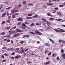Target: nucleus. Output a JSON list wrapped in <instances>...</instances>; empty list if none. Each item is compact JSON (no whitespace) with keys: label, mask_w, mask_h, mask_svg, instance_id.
<instances>
[{"label":"nucleus","mask_w":65,"mask_h":65,"mask_svg":"<svg viewBox=\"0 0 65 65\" xmlns=\"http://www.w3.org/2000/svg\"><path fill=\"white\" fill-rule=\"evenodd\" d=\"M21 24V23L20 22H18V25H20Z\"/></svg>","instance_id":"3c124183"},{"label":"nucleus","mask_w":65,"mask_h":65,"mask_svg":"<svg viewBox=\"0 0 65 65\" xmlns=\"http://www.w3.org/2000/svg\"><path fill=\"white\" fill-rule=\"evenodd\" d=\"M7 23H10V21L9 20H7Z\"/></svg>","instance_id":"864d4df0"},{"label":"nucleus","mask_w":65,"mask_h":65,"mask_svg":"<svg viewBox=\"0 0 65 65\" xmlns=\"http://www.w3.org/2000/svg\"><path fill=\"white\" fill-rule=\"evenodd\" d=\"M18 14H19V13H15L14 14V15H18Z\"/></svg>","instance_id":"6e6d98bb"},{"label":"nucleus","mask_w":65,"mask_h":65,"mask_svg":"<svg viewBox=\"0 0 65 65\" xmlns=\"http://www.w3.org/2000/svg\"><path fill=\"white\" fill-rule=\"evenodd\" d=\"M61 26L63 27H65V25H62Z\"/></svg>","instance_id":"338daca9"},{"label":"nucleus","mask_w":65,"mask_h":65,"mask_svg":"<svg viewBox=\"0 0 65 65\" xmlns=\"http://www.w3.org/2000/svg\"><path fill=\"white\" fill-rule=\"evenodd\" d=\"M15 59H18V58H19V56H15Z\"/></svg>","instance_id":"c756f323"},{"label":"nucleus","mask_w":65,"mask_h":65,"mask_svg":"<svg viewBox=\"0 0 65 65\" xmlns=\"http://www.w3.org/2000/svg\"><path fill=\"white\" fill-rule=\"evenodd\" d=\"M11 44H13V41L12 40H11Z\"/></svg>","instance_id":"a19ab883"},{"label":"nucleus","mask_w":65,"mask_h":65,"mask_svg":"<svg viewBox=\"0 0 65 65\" xmlns=\"http://www.w3.org/2000/svg\"><path fill=\"white\" fill-rule=\"evenodd\" d=\"M26 37L27 38H28L30 37V36L28 35H26Z\"/></svg>","instance_id":"473e14b6"},{"label":"nucleus","mask_w":65,"mask_h":65,"mask_svg":"<svg viewBox=\"0 0 65 65\" xmlns=\"http://www.w3.org/2000/svg\"><path fill=\"white\" fill-rule=\"evenodd\" d=\"M59 42H60V43H61V42H62V43H65V41L64 40H59Z\"/></svg>","instance_id":"f03ea898"},{"label":"nucleus","mask_w":65,"mask_h":65,"mask_svg":"<svg viewBox=\"0 0 65 65\" xmlns=\"http://www.w3.org/2000/svg\"><path fill=\"white\" fill-rule=\"evenodd\" d=\"M5 21H3L2 23V24H5Z\"/></svg>","instance_id":"8fccbe9b"},{"label":"nucleus","mask_w":65,"mask_h":65,"mask_svg":"<svg viewBox=\"0 0 65 65\" xmlns=\"http://www.w3.org/2000/svg\"><path fill=\"white\" fill-rule=\"evenodd\" d=\"M16 28H17V27L16 26H15L12 28V29H15Z\"/></svg>","instance_id":"58836bf2"},{"label":"nucleus","mask_w":65,"mask_h":65,"mask_svg":"<svg viewBox=\"0 0 65 65\" xmlns=\"http://www.w3.org/2000/svg\"><path fill=\"white\" fill-rule=\"evenodd\" d=\"M65 22V20H63L61 21V22Z\"/></svg>","instance_id":"e2e57ef3"},{"label":"nucleus","mask_w":65,"mask_h":65,"mask_svg":"<svg viewBox=\"0 0 65 65\" xmlns=\"http://www.w3.org/2000/svg\"><path fill=\"white\" fill-rule=\"evenodd\" d=\"M50 21H54L55 20V19L53 18H50Z\"/></svg>","instance_id":"a211bd4d"},{"label":"nucleus","mask_w":65,"mask_h":65,"mask_svg":"<svg viewBox=\"0 0 65 65\" xmlns=\"http://www.w3.org/2000/svg\"><path fill=\"white\" fill-rule=\"evenodd\" d=\"M15 33V31H12L11 32L9 33V35H12V34H13V33Z\"/></svg>","instance_id":"0eeeda50"},{"label":"nucleus","mask_w":65,"mask_h":65,"mask_svg":"<svg viewBox=\"0 0 65 65\" xmlns=\"http://www.w3.org/2000/svg\"><path fill=\"white\" fill-rule=\"evenodd\" d=\"M6 14V12L4 13L2 15V18H4V17L5 16Z\"/></svg>","instance_id":"1a4fd4ad"},{"label":"nucleus","mask_w":65,"mask_h":65,"mask_svg":"<svg viewBox=\"0 0 65 65\" xmlns=\"http://www.w3.org/2000/svg\"><path fill=\"white\" fill-rule=\"evenodd\" d=\"M11 17V16H9L8 17L9 19H10V17Z\"/></svg>","instance_id":"774afa93"},{"label":"nucleus","mask_w":65,"mask_h":65,"mask_svg":"<svg viewBox=\"0 0 65 65\" xmlns=\"http://www.w3.org/2000/svg\"><path fill=\"white\" fill-rule=\"evenodd\" d=\"M64 6L63 5H60L59 6V7H63Z\"/></svg>","instance_id":"c9c22d12"},{"label":"nucleus","mask_w":65,"mask_h":65,"mask_svg":"<svg viewBox=\"0 0 65 65\" xmlns=\"http://www.w3.org/2000/svg\"><path fill=\"white\" fill-rule=\"evenodd\" d=\"M24 51H25V50H22L21 53V54H23V53H24Z\"/></svg>","instance_id":"a878e982"},{"label":"nucleus","mask_w":65,"mask_h":65,"mask_svg":"<svg viewBox=\"0 0 65 65\" xmlns=\"http://www.w3.org/2000/svg\"><path fill=\"white\" fill-rule=\"evenodd\" d=\"M21 27H22V29L24 30H26V28H25V27L23 26H21Z\"/></svg>","instance_id":"aec40b11"},{"label":"nucleus","mask_w":65,"mask_h":65,"mask_svg":"<svg viewBox=\"0 0 65 65\" xmlns=\"http://www.w3.org/2000/svg\"><path fill=\"white\" fill-rule=\"evenodd\" d=\"M22 32V30H19L16 31V32Z\"/></svg>","instance_id":"6ab92c4d"},{"label":"nucleus","mask_w":65,"mask_h":65,"mask_svg":"<svg viewBox=\"0 0 65 65\" xmlns=\"http://www.w3.org/2000/svg\"><path fill=\"white\" fill-rule=\"evenodd\" d=\"M55 11H54L53 12V13H56V11H55L56 10H54Z\"/></svg>","instance_id":"4d7b16f0"},{"label":"nucleus","mask_w":65,"mask_h":65,"mask_svg":"<svg viewBox=\"0 0 65 65\" xmlns=\"http://www.w3.org/2000/svg\"><path fill=\"white\" fill-rule=\"evenodd\" d=\"M20 18H19L18 19V21H20V22H21V21H22V17H20Z\"/></svg>","instance_id":"423d86ee"},{"label":"nucleus","mask_w":65,"mask_h":65,"mask_svg":"<svg viewBox=\"0 0 65 65\" xmlns=\"http://www.w3.org/2000/svg\"><path fill=\"white\" fill-rule=\"evenodd\" d=\"M23 4H26V1H23Z\"/></svg>","instance_id":"37998d69"},{"label":"nucleus","mask_w":65,"mask_h":65,"mask_svg":"<svg viewBox=\"0 0 65 65\" xmlns=\"http://www.w3.org/2000/svg\"><path fill=\"white\" fill-rule=\"evenodd\" d=\"M11 55H15V53L14 52L12 53Z\"/></svg>","instance_id":"72a5a7b5"},{"label":"nucleus","mask_w":65,"mask_h":65,"mask_svg":"<svg viewBox=\"0 0 65 65\" xmlns=\"http://www.w3.org/2000/svg\"><path fill=\"white\" fill-rule=\"evenodd\" d=\"M62 19H58V22H59L60 21H62Z\"/></svg>","instance_id":"4c0bfd02"},{"label":"nucleus","mask_w":65,"mask_h":65,"mask_svg":"<svg viewBox=\"0 0 65 65\" xmlns=\"http://www.w3.org/2000/svg\"><path fill=\"white\" fill-rule=\"evenodd\" d=\"M54 30L56 32H60V30L57 29H54Z\"/></svg>","instance_id":"4468645a"},{"label":"nucleus","mask_w":65,"mask_h":65,"mask_svg":"<svg viewBox=\"0 0 65 65\" xmlns=\"http://www.w3.org/2000/svg\"><path fill=\"white\" fill-rule=\"evenodd\" d=\"M47 15H48V16H51V14L49 13H48L47 14Z\"/></svg>","instance_id":"2f4dec72"},{"label":"nucleus","mask_w":65,"mask_h":65,"mask_svg":"<svg viewBox=\"0 0 65 65\" xmlns=\"http://www.w3.org/2000/svg\"><path fill=\"white\" fill-rule=\"evenodd\" d=\"M6 62V60H3L2 61V62Z\"/></svg>","instance_id":"de8ad7c7"},{"label":"nucleus","mask_w":65,"mask_h":65,"mask_svg":"<svg viewBox=\"0 0 65 65\" xmlns=\"http://www.w3.org/2000/svg\"><path fill=\"white\" fill-rule=\"evenodd\" d=\"M57 15H59V17H61V13L60 12H57L56 13Z\"/></svg>","instance_id":"20e7f679"},{"label":"nucleus","mask_w":65,"mask_h":65,"mask_svg":"<svg viewBox=\"0 0 65 65\" xmlns=\"http://www.w3.org/2000/svg\"><path fill=\"white\" fill-rule=\"evenodd\" d=\"M12 18L13 19H14V18H15V16L14 15H13L12 16Z\"/></svg>","instance_id":"b1692460"},{"label":"nucleus","mask_w":65,"mask_h":65,"mask_svg":"<svg viewBox=\"0 0 65 65\" xmlns=\"http://www.w3.org/2000/svg\"><path fill=\"white\" fill-rule=\"evenodd\" d=\"M7 41L8 42H10V40L9 39H8V40H7Z\"/></svg>","instance_id":"09e8293b"},{"label":"nucleus","mask_w":65,"mask_h":65,"mask_svg":"<svg viewBox=\"0 0 65 65\" xmlns=\"http://www.w3.org/2000/svg\"><path fill=\"white\" fill-rule=\"evenodd\" d=\"M5 34V33L4 32H3L1 33L2 35H4Z\"/></svg>","instance_id":"c03bdc74"},{"label":"nucleus","mask_w":65,"mask_h":65,"mask_svg":"<svg viewBox=\"0 0 65 65\" xmlns=\"http://www.w3.org/2000/svg\"><path fill=\"white\" fill-rule=\"evenodd\" d=\"M5 56H8L9 55H8V54L5 53L4 55Z\"/></svg>","instance_id":"e433bc0d"},{"label":"nucleus","mask_w":65,"mask_h":65,"mask_svg":"<svg viewBox=\"0 0 65 65\" xmlns=\"http://www.w3.org/2000/svg\"><path fill=\"white\" fill-rule=\"evenodd\" d=\"M11 36L9 35H8L7 36H5V37H6V38H10Z\"/></svg>","instance_id":"2eb2a0df"},{"label":"nucleus","mask_w":65,"mask_h":65,"mask_svg":"<svg viewBox=\"0 0 65 65\" xmlns=\"http://www.w3.org/2000/svg\"><path fill=\"white\" fill-rule=\"evenodd\" d=\"M1 56L2 58H3V59H4V55H2Z\"/></svg>","instance_id":"603ef678"},{"label":"nucleus","mask_w":65,"mask_h":65,"mask_svg":"<svg viewBox=\"0 0 65 65\" xmlns=\"http://www.w3.org/2000/svg\"><path fill=\"white\" fill-rule=\"evenodd\" d=\"M35 32L36 34H38V35H42V33L39 32L38 30L35 31Z\"/></svg>","instance_id":"f257e3e1"},{"label":"nucleus","mask_w":65,"mask_h":65,"mask_svg":"<svg viewBox=\"0 0 65 65\" xmlns=\"http://www.w3.org/2000/svg\"><path fill=\"white\" fill-rule=\"evenodd\" d=\"M51 29V27L50 26H48L46 27V29L47 30H48V29Z\"/></svg>","instance_id":"dca6fc26"},{"label":"nucleus","mask_w":65,"mask_h":65,"mask_svg":"<svg viewBox=\"0 0 65 65\" xmlns=\"http://www.w3.org/2000/svg\"><path fill=\"white\" fill-rule=\"evenodd\" d=\"M61 56L62 57H65V54H62Z\"/></svg>","instance_id":"49530a36"},{"label":"nucleus","mask_w":65,"mask_h":65,"mask_svg":"<svg viewBox=\"0 0 65 65\" xmlns=\"http://www.w3.org/2000/svg\"><path fill=\"white\" fill-rule=\"evenodd\" d=\"M15 50H16L17 51H18V50H20V48H16L15 49Z\"/></svg>","instance_id":"ea45409f"},{"label":"nucleus","mask_w":65,"mask_h":65,"mask_svg":"<svg viewBox=\"0 0 65 65\" xmlns=\"http://www.w3.org/2000/svg\"><path fill=\"white\" fill-rule=\"evenodd\" d=\"M60 30H59V32H65V30H63L62 29H59Z\"/></svg>","instance_id":"6e6552de"},{"label":"nucleus","mask_w":65,"mask_h":65,"mask_svg":"<svg viewBox=\"0 0 65 65\" xmlns=\"http://www.w3.org/2000/svg\"><path fill=\"white\" fill-rule=\"evenodd\" d=\"M47 50H46L45 52V54H46V53H47Z\"/></svg>","instance_id":"bf43d9fd"},{"label":"nucleus","mask_w":65,"mask_h":65,"mask_svg":"<svg viewBox=\"0 0 65 65\" xmlns=\"http://www.w3.org/2000/svg\"><path fill=\"white\" fill-rule=\"evenodd\" d=\"M48 43H46L45 44V45H46V46H48Z\"/></svg>","instance_id":"a18cd8bd"},{"label":"nucleus","mask_w":65,"mask_h":65,"mask_svg":"<svg viewBox=\"0 0 65 65\" xmlns=\"http://www.w3.org/2000/svg\"><path fill=\"white\" fill-rule=\"evenodd\" d=\"M31 26H33L35 25V24H34V23H32L31 24Z\"/></svg>","instance_id":"79ce46f5"},{"label":"nucleus","mask_w":65,"mask_h":65,"mask_svg":"<svg viewBox=\"0 0 65 65\" xmlns=\"http://www.w3.org/2000/svg\"><path fill=\"white\" fill-rule=\"evenodd\" d=\"M46 24L48 25V26H50V25L51 24L50 23L48 22L47 21L46 23Z\"/></svg>","instance_id":"412c9836"},{"label":"nucleus","mask_w":65,"mask_h":65,"mask_svg":"<svg viewBox=\"0 0 65 65\" xmlns=\"http://www.w3.org/2000/svg\"><path fill=\"white\" fill-rule=\"evenodd\" d=\"M18 6L19 7H21V6H22V5L21 4H19Z\"/></svg>","instance_id":"13d9d810"},{"label":"nucleus","mask_w":65,"mask_h":65,"mask_svg":"<svg viewBox=\"0 0 65 65\" xmlns=\"http://www.w3.org/2000/svg\"><path fill=\"white\" fill-rule=\"evenodd\" d=\"M11 50V49H10V48L7 49V51H10V50Z\"/></svg>","instance_id":"5fc2aeb1"},{"label":"nucleus","mask_w":65,"mask_h":65,"mask_svg":"<svg viewBox=\"0 0 65 65\" xmlns=\"http://www.w3.org/2000/svg\"><path fill=\"white\" fill-rule=\"evenodd\" d=\"M22 25L23 26H24V27H26V25H25V24L23 23L22 24Z\"/></svg>","instance_id":"393cba45"},{"label":"nucleus","mask_w":65,"mask_h":65,"mask_svg":"<svg viewBox=\"0 0 65 65\" xmlns=\"http://www.w3.org/2000/svg\"><path fill=\"white\" fill-rule=\"evenodd\" d=\"M49 40L52 43H55V42H54V41L53 40L51 39H49Z\"/></svg>","instance_id":"39448f33"},{"label":"nucleus","mask_w":65,"mask_h":65,"mask_svg":"<svg viewBox=\"0 0 65 65\" xmlns=\"http://www.w3.org/2000/svg\"><path fill=\"white\" fill-rule=\"evenodd\" d=\"M10 29V27H7L6 28V29L7 30H9Z\"/></svg>","instance_id":"cd10ccee"},{"label":"nucleus","mask_w":65,"mask_h":65,"mask_svg":"<svg viewBox=\"0 0 65 65\" xmlns=\"http://www.w3.org/2000/svg\"><path fill=\"white\" fill-rule=\"evenodd\" d=\"M42 20L43 21H44L45 22H46V19L42 18Z\"/></svg>","instance_id":"4be33fe9"},{"label":"nucleus","mask_w":65,"mask_h":65,"mask_svg":"<svg viewBox=\"0 0 65 65\" xmlns=\"http://www.w3.org/2000/svg\"><path fill=\"white\" fill-rule=\"evenodd\" d=\"M56 59L57 60H58V61H59L60 60V58H59V57H57L56 58Z\"/></svg>","instance_id":"bb28decb"},{"label":"nucleus","mask_w":65,"mask_h":65,"mask_svg":"<svg viewBox=\"0 0 65 65\" xmlns=\"http://www.w3.org/2000/svg\"><path fill=\"white\" fill-rule=\"evenodd\" d=\"M50 61H49L48 62H47L44 63V65H47V64H50Z\"/></svg>","instance_id":"f8f14e48"},{"label":"nucleus","mask_w":65,"mask_h":65,"mask_svg":"<svg viewBox=\"0 0 65 65\" xmlns=\"http://www.w3.org/2000/svg\"><path fill=\"white\" fill-rule=\"evenodd\" d=\"M27 51H28V49L25 50L24 51V52H27Z\"/></svg>","instance_id":"052dcab7"},{"label":"nucleus","mask_w":65,"mask_h":65,"mask_svg":"<svg viewBox=\"0 0 65 65\" xmlns=\"http://www.w3.org/2000/svg\"><path fill=\"white\" fill-rule=\"evenodd\" d=\"M4 3H5V4H8V2H5Z\"/></svg>","instance_id":"7c9ffc66"},{"label":"nucleus","mask_w":65,"mask_h":65,"mask_svg":"<svg viewBox=\"0 0 65 65\" xmlns=\"http://www.w3.org/2000/svg\"><path fill=\"white\" fill-rule=\"evenodd\" d=\"M28 16H32V14H27Z\"/></svg>","instance_id":"f704fd0d"},{"label":"nucleus","mask_w":65,"mask_h":65,"mask_svg":"<svg viewBox=\"0 0 65 65\" xmlns=\"http://www.w3.org/2000/svg\"><path fill=\"white\" fill-rule=\"evenodd\" d=\"M41 23L44 26L45 25V24H46V23L44 21H42Z\"/></svg>","instance_id":"9d476101"},{"label":"nucleus","mask_w":65,"mask_h":65,"mask_svg":"<svg viewBox=\"0 0 65 65\" xmlns=\"http://www.w3.org/2000/svg\"><path fill=\"white\" fill-rule=\"evenodd\" d=\"M53 4L51 3L47 4V5H51V6H52V5H53Z\"/></svg>","instance_id":"ddd939ff"},{"label":"nucleus","mask_w":65,"mask_h":65,"mask_svg":"<svg viewBox=\"0 0 65 65\" xmlns=\"http://www.w3.org/2000/svg\"><path fill=\"white\" fill-rule=\"evenodd\" d=\"M17 36H19L20 35L19 34H16Z\"/></svg>","instance_id":"0e129e2a"},{"label":"nucleus","mask_w":65,"mask_h":65,"mask_svg":"<svg viewBox=\"0 0 65 65\" xmlns=\"http://www.w3.org/2000/svg\"><path fill=\"white\" fill-rule=\"evenodd\" d=\"M24 41H21L20 42V43H21V44H23L24 43Z\"/></svg>","instance_id":"c85d7f7f"},{"label":"nucleus","mask_w":65,"mask_h":65,"mask_svg":"<svg viewBox=\"0 0 65 65\" xmlns=\"http://www.w3.org/2000/svg\"><path fill=\"white\" fill-rule=\"evenodd\" d=\"M39 16L38 15H35V16H33L32 17V18H38Z\"/></svg>","instance_id":"9b49d317"},{"label":"nucleus","mask_w":65,"mask_h":65,"mask_svg":"<svg viewBox=\"0 0 65 65\" xmlns=\"http://www.w3.org/2000/svg\"><path fill=\"white\" fill-rule=\"evenodd\" d=\"M19 12V11L18 10H12L11 11L12 13H15V12Z\"/></svg>","instance_id":"7ed1b4c3"},{"label":"nucleus","mask_w":65,"mask_h":65,"mask_svg":"<svg viewBox=\"0 0 65 65\" xmlns=\"http://www.w3.org/2000/svg\"><path fill=\"white\" fill-rule=\"evenodd\" d=\"M61 53H62V54H63V53H64V50H63V48L61 49Z\"/></svg>","instance_id":"5701e85b"},{"label":"nucleus","mask_w":65,"mask_h":65,"mask_svg":"<svg viewBox=\"0 0 65 65\" xmlns=\"http://www.w3.org/2000/svg\"><path fill=\"white\" fill-rule=\"evenodd\" d=\"M30 33H31V34H35V33L33 32H30Z\"/></svg>","instance_id":"680f3d73"},{"label":"nucleus","mask_w":65,"mask_h":65,"mask_svg":"<svg viewBox=\"0 0 65 65\" xmlns=\"http://www.w3.org/2000/svg\"><path fill=\"white\" fill-rule=\"evenodd\" d=\"M59 8H58V7H56L55 8V9H56V10H57V9H58Z\"/></svg>","instance_id":"69168bd1"},{"label":"nucleus","mask_w":65,"mask_h":65,"mask_svg":"<svg viewBox=\"0 0 65 65\" xmlns=\"http://www.w3.org/2000/svg\"><path fill=\"white\" fill-rule=\"evenodd\" d=\"M27 20H28V19H32V18L31 17H28L26 18Z\"/></svg>","instance_id":"f3484780"}]
</instances>
